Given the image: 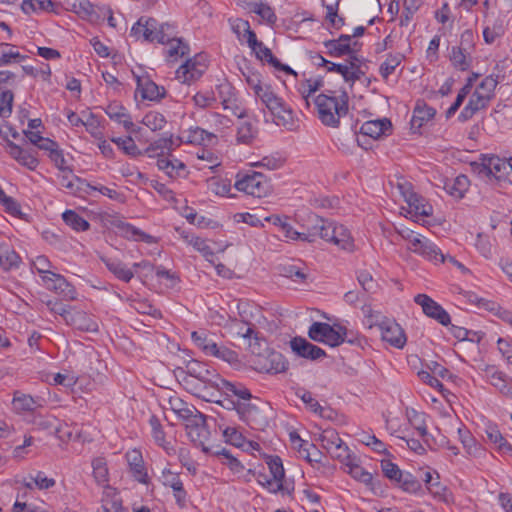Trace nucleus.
Instances as JSON below:
<instances>
[{
	"label": "nucleus",
	"instance_id": "1",
	"mask_svg": "<svg viewBox=\"0 0 512 512\" xmlns=\"http://www.w3.org/2000/svg\"><path fill=\"white\" fill-rule=\"evenodd\" d=\"M314 103L319 120L327 127H339L340 119L348 114L349 97L345 90L327 89L314 99Z\"/></svg>",
	"mask_w": 512,
	"mask_h": 512
},
{
	"label": "nucleus",
	"instance_id": "2",
	"mask_svg": "<svg viewBox=\"0 0 512 512\" xmlns=\"http://www.w3.org/2000/svg\"><path fill=\"white\" fill-rule=\"evenodd\" d=\"M476 171L491 185L499 187L512 185V164L510 160L491 155L484 156L482 162L477 165Z\"/></svg>",
	"mask_w": 512,
	"mask_h": 512
},
{
	"label": "nucleus",
	"instance_id": "3",
	"mask_svg": "<svg viewBox=\"0 0 512 512\" xmlns=\"http://www.w3.org/2000/svg\"><path fill=\"white\" fill-rule=\"evenodd\" d=\"M311 235L331 242L346 251H352L354 248V241L349 230L329 219L315 216L311 226Z\"/></svg>",
	"mask_w": 512,
	"mask_h": 512
},
{
	"label": "nucleus",
	"instance_id": "4",
	"mask_svg": "<svg viewBox=\"0 0 512 512\" xmlns=\"http://www.w3.org/2000/svg\"><path fill=\"white\" fill-rule=\"evenodd\" d=\"M173 30V26L168 23H158L151 17H140L132 26L130 36L136 40L148 42H158L164 44L169 40L168 31Z\"/></svg>",
	"mask_w": 512,
	"mask_h": 512
},
{
	"label": "nucleus",
	"instance_id": "5",
	"mask_svg": "<svg viewBox=\"0 0 512 512\" xmlns=\"http://www.w3.org/2000/svg\"><path fill=\"white\" fill-rule=\"evenodd\" d=\"M475 51L474 34L472 30H465L460 36L458 45L452 46L449 51V60L454 69L465 72L473 64V53Z\"/></svg>",
	"mask_w": 512,
	"mask_h": 512
},
{
	"label": "nucleus",
	"instance_id": "6",
	"mask_svg": "<svg viewBox=\"0 0 512 512\" xmlns=\"http://www.w3.org/2000/svg\"><path fill=\"white\" fill-rule=\"evenodd\" d=\"M169 405L172 411L181 419L189 422L187 428L189 429L188 434L193 437L195 433L198 437L205 432L204 423L205 416L196 410L193 406H189L186 402L178 397H171L169 399ZM195 441L194 438H192Z\"/></svg>",
	"mask_w": 512,
	"mask_h": 512
},
{
	"label": "nucleus",
	"instance_id": "7",
	"mask_svg": "<svg viewBox=\"0 0 512 512\" xmlns=\"http://www.w3.org/2000/svg\"><path fill=\"white\" fill-rule=\"evenodd\" d=\"M346 327L341 324L330 325L325 322H314L308 330V336L315 342L337 347L344 343Z\"/></svg>",
	"mask_w": 512,
	"mask_h": 512
},
{
	"label": "nucleus",
	"instance_id": "8",
	"mask_svg": "<svg viewBox=\"0 0 512 512\" xmlns=\"http://www.w3.org/2000/svg\"><path fill=\"white\" fill-rule=\"evenodd\" d=\"M368 328L377 326L381 331V338L396 348H403L406 343V335L402 327L395 320L383 317L380 321H374V315L370 312L366 316Z\"/></svg>",
	"mask_w": 512,
	"mask_h": 512
},
{
	"label": "nucleus",
	"instance_id": "9",
	"mask_svg": "<svg viewBox=\"0 0 512 512\" xmlns=\"http://www.w3.org/2000/svg\"><path fill=\"white\" fill-rule=\"evenodd\" d=\"M235 188L247 195L261 198L269 191V184L266 177L260 172L238 173Z\"/></svg>",
	"mask_w": 512,
	"mask_h": 512
},
{
	"label": "nucleus",
	"instance_id": "10",
	"mask_svg": "<svg viewBox=\"0 0 512 512\" xmlns=\"http://www.w3.org/2000/svg\"><path fill=\"white\" fill-rule=\"evenodd\" d=\"M176 375H189L194 379L202 381L206 385H214L216 387L219 386V383L222 379L216 370L197 360H190L187 362L185 368H178Z\"/></svg>",
	"mask_w": 512,
	"mask_h": 512
},
{
	"label": "nucleus",
	"instance_id": "11",
	"mask_svg": "<svg viewBox=\"0 0 512 512\" xmlns=\"http://www.w3.org/2000/svg\"><path fill=\"white\" fill-rule=\"evenodd\" d=\"M364 66L362 58H359L357 55H351L345 63L336 64L330 62L327 71L340 74L344 81L350 83L352 86L365 75Z\"/></svg>",
	"mask_w": 512,
	"mask_h": 512
},
{
	"label": "nucleus",
	"instance_id": "12",
	"mask_svg": "<svg viewBox=\"0 0 512 512\" xmlns=\"http://www.w3.org/2000/svg\"><path fill=\"white\" fill-rule=\"evenodd\" d=\"M259 99L275 116L277 125H285L292 120V110L274 93L271 86L261 94Z\"/></svg>",
	"mask_w": 512,
	"mask_h": 512
},
{
	"label": "nucleus",
	"instance_id": "13",
	"mask_svg": "<svg viewBox=\"0 0 512 512\" xmlns=\"http://www.w3.org/2000/svg\"><path fill=\"white\" fill-rule=\"evenodd\" d=\"M207 68L205 57L201 54L188 59L176 70V78L182 83H190L199 79Z\"/></svg>",
	"mask_w": 512,
	"mask_h": 512
},
{
	"label": "nucleus",
	"instance_id": "14",
	"mask_svg": "<svg viewBox=\"0 0 512 512\" xmlns=\"http://www.w3.org/2000/svg\"><path fill=\"white\" fill-rule=\"evenodd\" d=\"M416 304L422 307L423 313L436 320L443 326H448L451 323V318L448 312L436 301L426 294H417L414 297Z\"/></svg>",
	"mask_w": 512,
	"mask_h": 512
},
{
	"label": "nucleus",
	"instance_id": "15",
	"mask_svg": "<svg viewBox=\"0 0 512 512\" xmlns=\"http://www.w3.org/2000/svg\"><path fill=\"white\" fill-rule=\"evenodd\" d=\"M41 278L47 289L54 291L66 300L76 299L77 293L75 288L65 279L64 276L51 272L47 275L41 276Z\"/></svg>",
	"mask_w": 512,
	"mask_h": 512
},
{
	"label": "nucleus",
	"instance_id": "16",
	"mask_svg": "<svg viewBox=\"0 0 512 512\" xmlns=\"http://www.w3.org/2000/svg\"><path fill=\"white\" fill-rule=\"evenodd\" d=\"M408 249L435 263H443L447 259L440 248L425 237L411 239V245L408 246Z\"/></svg>",
	"mask_w": 512,
	"mask_h": 512
},
{
	"label": "nucleus",
	"instance_id": "17",
	"mask_svg": "<svg viewBox=\"0 0 512 512\" xmlns=\"http://www.w3.org/2000/svg\"><path fill=\"white\" fill-rule=\"evenodd\" d=\"M218 93L224 110L230 111L238 119H244L248 116V110L238 104L235 89L229 83L220 84Z\"/></svg>",
	"mask_w": 512,
	"mask_h": 512
},
{
	"label": "nucleus",
	"instance_id": "18",
	"mask_svg": "<svg viewBox=\"0 0 512 512\" xmlns=\"http://www.w3.org/2000/svg\"><path fill=\"white\" fill-rule=\"evenodd\" d=\"M238 415L241 420L255 430H262L268 422L260 407L250 401L243 402V405L238 406Z\"/></svg>",
	"mask_w": 512,
	"mask_h": 512
},
{
	"label": "nucleus",
	"instance_id": "19",
	"mask_svg": "<svg viewBox=\"0 0 512 512\" xmlns=\"http://www.w3.org/2000/svg\"><path fill=\"white\" fill-rule=\"evenodd\" d=\"M161 481L165 487H169L172 489L177 505L180 508L185 507L187 503L188 494L184 488V484L180 478V474L173 472L168 468H165L162 471Z\"/></svg>",
	"mask_w": 512,
	"mask_h": 512
},
{
	"label": "nucleus",
	"instance_id": "20",
	"mask_svg": "<svg viewBox=\"0 0 512 512\" xmlns=\"http://www.w3.org/2000/svg\"><path fill=\"white\" fill-rule=\"evenodd\" d=\"M258 136L256 122L248 116L238 119L236 124L235 142L237 145L251 146Z\"/></svg>",
	"mask_w": 512,
	"mask_h": 512
},
{
	"label": "nucleus",
	"instance_id": "21",
	"mask_svg": "<svg viewBox=\"0 0 512 512\" xmlns=\"http://www.w3.org/2000/svg\"><path fill=\"white\" fill-rule=\"evenodd\" d=\"M137 89L142 99L149 101H160L165 97L166 90L163 86H158L148 76L135 75Z\"/></svg>",
	"mask_w": 512,
	"mask_h": 512
},
{
	"label": "nucleus",
	"instance_id": "22",
	"mask_svg": "<svg viewBox=\"0 0 512 512\" xmlns=\"http://www.w3.org/2000/svg\"><path fill=\"white\" fill-rule=\"evenodd\" d=\"M66 324L82 332L96 333L99 330L94 316L83 310L73 309L71 315L67 317Z\"/></svg>",
	"mask_w": 512,
	"mask_h": 512
},
{
	"label": "nucleus",
	"instance_id": "23",
	"mask_svg": "<svg viewBox=\"0 0 512 512\" xmlns=\"http://www.w3.org/2000/svg\"><path fill=\"white\" fill-rule=\"evenodd\" d=\"M290 347L297 356L302 358L317 360L326 356V353L322 348L310 343L303 337H294L290 341Z\"/></svg>",
	"mask_w": 512,
	"mask_h": 512
},
{
	"label": "nucleus",
	"instance_id": "24",
	"mask_svg": "<svg viewBox=\"0 0 512 512\" xmlns=\"http://www.w3.org/2000/svg\"><path fill=\"white\" fill-rule=\"evenodd\" d=\"M125 458L132 477L139 483L148 484L149 476L144 465L142 453L137 449H132L125 454Z\"/></svg>",
	"mask_w": 512,
	"mask_h": 512
},
{
	"label": "nucleus",
	"instance_id": "25",
	"mask_svg": "<svg viewBox=\"0 0 512 512\" xmlns=\"http://www.w3.org/2000/svg\"><path fill=\"white\" fill-rule=\"evenodd\" d=\"M7 151L13 159L29 170H35L39 165V161L33 151L26 150L12 141L7 142Z\"/></svg>",
	"mask_w": 512,
	"mask_h": 512
},
{
	"label": "nucleus",
	"instance_id": "26",
	"mask_svg": "<svg viewBox=\"0 0 512 512\" xmlns=\"http://www.w3.org/2000/svg\"><path fill=\"white\" fill-rule=\"evenodd\" d=\"M507 14L499 12L493 21L483 29V38L486 44H493L496 39L502 37L507 29Z\"/></svg>",
	"mask_w": 512,
	"mask_h": 512
},
{
	"label": "nucleus",
	"instance_id": "27",
	"mask_svg": "<svg viewBox=\"0 0 512 512\" xmlns=\"http://www.w3.org/2000/svg\"><path fill=\"white\" fill-rule=\"evenodd\" d=\"M352 36L347 34L340 35L337 39L327 40L323 44L327 49V54L331 57H342L355 55L351 48Z\"/></svg>",
	"mask_w": 512,
	"mask_h": 512
},
{
	"label": "nucleus",
	"instance_id": "28",
	"mask_svg": "<svg viewBox=\"0 0 512 512\" xmlns=\"http://www.w3.org/2000/svg\"><path fill=\"white\" fill-rule=\"evenodd\" d=\"M70 10L76 13L80 18L91 23L99 22L97 10L99 6L92 4L89 0H66Z\"/></svg>",
	"mask_w": 512,
	"mask_h": 512
},
{
	"label": "nucleus",
	"instance_id": "29",
	"mask_svg": "<svg viewBox=\"0 0 512 512\" xmlns=\"http://www.w3.org/2000/svg\"><path fill=\"white\" fill-rule=\"evenodd\" d=\"M157 167L171 179H177L186 174V165L172 155L159 157L157 159Z\"/></svg>",
	"mask_w": 512,
	"mask_h": 512
},
{
	"label": "nucleus",
	"instance_id": "30",
	"mask_svg": "<svg viewBox=\"0 0 512 512\" xmlns=\"http://www.w3.org/2000/svg\"><path fill=\"white\" fill-rule=\"evenodd\" d=\"M490 101L491 100L487 98V96H484L475 90L466 106L460 112L458 116L459 120L464 122L471 119L478 111L487 108Z\"/></svg>",
	"mask_w": 512,
	"mask_h": 512
},
{
	"label": "nucleus",
	"instance_id": "31",
	"mask_svg": "<svg viewBox=\"0 0 512 512\" xmlns=\"http://www.w3.org/2000/svg\"><path fill=\"white\" fill-rule=\"evenodd\" d=\"M13 410L18 413L33 412L39 407H42V399L34 398L29 394L15 391L12 399Z\"/></svg>",
	"mask_w": 512,
	"mask_h": 512
},
{
	"label": "nucleus",
	"instance_id": "32",
	"mask_svg": "<svg viewBox=\"0 0 512 512\" xmlns=\"http://www.w3.org/2000/svg\"><path fill=\"white\" fill-rule=\"evenodd\" d=\"M115 227L118 229L119 234L127 240L144 242L147 244L155 242V238L152 235L145 233L130 223L118 221L115 223Z\"/></svg>",
	"mask_w": 512,
	"mask_h": 512
},
{
	"label": "nucleus",
	"instance_id": "33",
	"mask_svg": "<svg viewBox=\"0 0 512 512\" xmlns=\"http://www.w3.org/2000/svg\"><path fill=\"white\" fill-rule=\"evenodd\" d=\"M392 124L389 119L383 118L378 120L367 121L362 124L360 133L373 139H378L383 135L391 132Z\"/></svg>",
	"mask_w": 512,
	"mask_h": 512
},
{
	"label": "nucleus",
	"instance_id": "34",
	"mask_svg": "<svg viewBox=\"0 0 512 512\" xmlns=\"http://www.w3.org/2000/svg\"><path fill=\"white\" fill-rule=\"evenodd\" d=\"M486 376L492 386L498 389L503 396L512 400V386L509 385L508 376L504 372L494 367H488Z\"/></svg>",
	"mask_w": 512,
	"mask_h": 512
},
{
	"label": "nucleus",
	"instance_id": "35",
	"mask_svg": "<svg viewBox=\"0 0 512 512\" xmlns=\"http://www.w3.org/2000/svg\"><path fill=\"white\" fill-rule=\"evenodd\" d=\"M215 137L213 133L207 132L198 126H191L187 129H181L179 140L186 144L201 145L206 140H211V138Z\"/></svg>",
	"mask_w": 512,
	"mask_h": 512
},
{
	"label": "nucleus",
	"instance_id": "36",
	"mask_svg": "<svg viewBox=\"0 0 512 512\" xmlns=\"http://www.w3.org/2000/svg\"><path fill=\"white\" fill-rule=\"evenodd\" d=\"M344 471L355 480L365 484L371 491L375 492L373 475L360 466L358 457L355 458V461H351L344 466Z\"/></svg>",
	"mask_w": 512,
	"mask_h": 512
},
{
	"label": "nucleus",
	"instance_id": "37",
	"mask_svg": "<svg viewBox=\"0 0 512 512\" xmlns=\"http://www.w3.org/2000/svg\"><path fill=\"white\" fill-rule=\"evenodd\" d=\"M102 262L106 268L119 280L123 282H130L134 277L132 269L128 268L125 263L116 258L101 257Z\"/></svg>",
	"mask_w": 512,
	"mask_h": 512
},
{
	"label": "nucleus",
	"instance_id": "38",
	"mask_svg": "<svg viewBox=\"0 0 512 512\" xmlns=\"http://www.w3.org/2000/svg\"><path fill=\"white\" fill-rule=\"evenodd\" d=\"M105 113L111 120L122 124L127 131H133L134 124L131 120V117L127 113L126 108H124L119 103H110L105 108Z\"/></svg>",
	"mask_w": 512,
	"mask_h": 512
},
{
	"label": "nucleus",
	"instance_id": "39",
	"mask_svg": "<svg viewBox=\"0 0 512 512\" xmlns=\"http://www.w3.org/2000/svg\"><path fill=\"white\" fill-rule=\"evenodd\" d=\"M173 33L174 29L168 31L169 40L164 43L167 45L166 56L169 61H177L189 52V46L181 38L173 37Z\"/></svg>",
	"mask_w": 512,
	"mask_h": 512
},
{
	"label": "nucleus",
	"instance_id": "40",
	"mask_svg": "<svg viewBox=\"0 0 512 512\" xmlns=\"http://www.w3.org/2000/svg\"><path fill=\"white\" fill-rule=\"evenodd\" d=\"M470 186V181L466 175H458L453 179L447 180L444 183V189L446 192L456 199H461L464 197L465 193L468 191Z\"/></svg>",
	"mask_w": 512,
	"mask_h": 512
},
{
	"label": "nucleus",
	"instance_id": "41",
	"mask_svg": "<svg viewBox=\"0 0 512 512\" xmlns=\"http://www.w3.org/2000/svg\"><path fill=\"white\" fill-rule=\"evenodd\" d=\"M60 185L70 190L72 193H77L78 191L89 193L86 187H90V183L74 175L70 169H66L65 172H62Z\"/></svg>",
	"mask_w": 512,
	"mask_h": 512
},
{
	"label": "nucleus",
	"instance_id": "42",
	"mask_svg": "<svg viewBox=\"0 0 512 512\" xmlns=\"http://www.w3.org/2000/svg\"><path fill=\"white\" fill-rule=\"evenodd\" d=\"M218 388L224 393V395L236 397L237 401L249 402L252 398L250 391L246 387L242 385H235L223 378L221 379Z\"/></svg>",
	"mask_w": 512,
	"mask_h": 512
},
{
	"label": "nucleus",
	"instance_id": "43",
	"mask_svg": "<svg viewBox=\"0 0 512 512\" xmlns=\"http://www.w3.org/2000/svg\"><path fill=\"white\" fill-rule=\"evenodd\" d=\"M488 440L495 446V449L503 455H512V445L504 438L496 426H488L486 429Z\"/></svg>",
	"mask_w": 512,
	"mask_h": 512
},
{
	"label": "nucleus",
	"instance_id": "44",
	"mask_svg": "<svg viewBox=\"0 0 512 512\" xmlns=\"http://www.w3.org/2000/svg\"><path fill=\"white\" fill-rule=\"evenodd\" d=\"M101 508L113 512H120L122 510V500L115 488L109 485L104 486L101 498Z\"/></svg>",
	"mask_w": 512,
	"mask_h": 512
},
{
	"label": "nucleus",
	"instance_id": "45",
	"mask_svg": "<svg viewBox=\"0 0 512 512\" xmlns=\"http://www.w3.org/2000/svg\"><path fill=\"white\" fill-rule=\"evenodd\" d=\"M425 418L426 415L424 413L413 411V416L409 418V421L417 431V434L422 439L423 443L426 446L431 447L434 443V438L427 431Z\"/></svg>",
	"mask_w": 512,
	"mask_h": 512
},
{
	"label": "nucleus",
	"instance_id": "46",
	"mask_svg": "<svg viewBox=\"0 0 512 512\" xmlns=\"http://www.w3.org/2000/svg\"><path fill=\"white\" fill-rule=\"evenodd\" d=\"M20 263L21 258L16 251L11 246L0 243V266L8 271L18 268Z\"/></svg>",
	"mask_w": 512,
	"mask_h": 512
},
{
	"label": "nucleus",
	"instance_id": "47",
	"mask_svg": "<svg viewBox=\"0 0 512 512\" xmlns=\"http://www.w3.org/2000/svg\"><path fill=\"white\" fill-rule=\"evenodd\" d=\"M232 31L236 34L237 38L241 42H255V32L251 30L250 24L247 20L236 18L231 22Z\"/></svg>",
	"mask_w": 512,
	"mask_h": 512
},
{
	"label": "nucleus",
	"instance_id": "48",
	"mask_svg": "<svg viewBox=\"0 0 512 512\" xmlns=\"http://www.w3.org/2000/svg\"><path fill=\"white\" fill-rule=\"evenodd\" d=\"M206 123L219 133H224L230 130L234 125L231 118L218 112L208 113L206 115Z\"/></svg>",
	"mask_w": 512,
	"mask_h": 512
},
{
	"label": "nucleus",
	"instance_id": "49",
	"mask_svg": "<svg viewBox=\"0 0 512 512\" xmlns=\"http://www.w3.org/2000/svg\"><path fill=\"white\" fill-rule=\"evenodd\" d=\"M436 110L428 106L424 101H418L412 117V124L421 127L424 123L434 118Z\"/></svg>",
	"mask_w": 512,
	"mask_h": 512
},
{
	"label": "nucleus",
	"instance_id": "50",
	"mask_svg": "<svg viewBox=\"0 0 512 512\" xmlns=\"http://www.w3.org/2000/svg\"><path fill=\"white\" fill-rule=\"evenodd\" d=\"M403 195L411 208L414 209L415 213L421 216H429L432 214V206L424 203L418 194L413 191L403 192Z\"/></svg>",
	"mask_w": 512,
	"mask_h": 512
},
{
	"label": "nucleus",
	"instance_id": "51",
	"mask_svg": "<svg viewBox=\"0 0 512 512\" xmlns=\"http://www.w3.org/2000/svg\"><path fill=\"white\" fill-rule=\"evenodd\" d=\"M55 4L51 0H23L21 9L25 14L54 11Z\"/></svg>",
	"mask_w": 512,
	"mask_h": 512
},
{
	"label": "nucleus",
	"instance_id": "52",
	"mask_svg": "<svg viewBox=\"0 0 512 512\" xmlns=\"http://www.w3.org/2000/svg\"><path fill=\"white\" fill-rule=\"evenodd\" d=\"M191 339L207 356H210L216 345V342L213 341L205 330L193 331L191 333Z\"/></svg>",
	"mask_w": 512,
	"mask_h": 512
},
{
	"label": "nucleus",
	"instance_id": "53",
	"mask_svg": "<svg viewBox=\"0 0 512 512\" xmlns=\"http://www.w3.org/2000/svg\"><path fill=\"white\" fill-rule=\"evenodd\" d=\"M403 59L404 56L401 53H389L384 62L380 65L379 73L381 77L387 80L388 77L395 72Z\"/></svg>",
	"mask_w": 512,
	"mask_h": 512
},
{
	"label": "nucleus",
	"instance_id": "54",
	"mask_svg": "<svg viewBox=\"0 0 512 512\" xmlns=\"http://www.w3.org/2000/svg\"><path fill=\"white\" fill-rule=\"evenodd\" d=\"M62 218L65 224L77 232L87 231L90 228L89 222L73 210H66Z\"/></svg>",
	"mask_w": 512,
	"mask_h": 512
},
{
	"label": "nucleus",
	"instance_id": "55",
	"mask_svg": "<svg viewBox=\"0 0 512 512\" xmlns=\"http://www.w3.org/2000/svg\"><path fill=\"white\" fill-rule=\"evenodd\" d=\"M112 142L115 143L119 149H121L126 155L130 157L135 158L142 156V150L138 148L131 136L112 138Z\"/></svg>",
	"mask_w": 512,
	"mask_h": 512
},
{
	"label": "nucleus",
	"instance_id": "56",
	"mask_svg": "<svg viewBox=\"0 0 512 512\" xmlns=\"http://www.w3.org/2000/svg\"><path fill=\"white\" fill-rule=\"evenodd\" d=\"M329 454L332 458L340 461L344 466L351 461H355V458L357 457L350 451L349 447L343 441H340L336 446H333Z\"/></svg>",
	"mask_w": 512,
	"mask_h": 512
},
{
	"label": "nucleus",
	"instance_id": "57",
	"mask_svg": "<svg viewBox=\"0 0 512 512\" xmlns=\"http://www.w3.org/2000/svg\"><path fill=\"white\" fill-rule=\"evenodd\" d=\"M427 490L436 500L446 504L452 503L454 500L452 492L439 480H436L433 484H431Z\"/></svg>",
	"mask_w": 512,
	"mask_h": 512
},
{
	"label": "nucleus",
	"instance_id": "58",
	"mask_svg": "<svg viewBox=\"0 0 512 512\" xmlns=\"http://www.w3.org/2000/svg\"><path fill=\"white\" fill-rule=\"evenodd\" d=\"M285 163V159L279 155V153H274L271 155H267L262 157L261 160L252 162L251 166L257 168H264L266 170H277L283 167Z\"/></svg>",
	"mask_w": 512,
	"mask_h": 512
},
{
	"label": "nucleus",
	"instance_id": "59",
	"mask_svg": "<svg viewBox=\"0 0 512 512\" xmlns=\"http://www.w3.org/2000/svg\"><path fill=\"white\" fill-rule=\"evenodd\" d=\"M142 123L151 131H160L166 126L167 120L162 113L149 111L143 117Z\"/></svg>",
	"mask_w": 512,
	"mask_h": 512
},
{
	"label": "nucleus",
	"instance_id": "60",
	"mask_svg": "<svg viewBox=\"0 0 512 512\" xmlns=\"http://www.w3.org/2000/svg\"><path fill=\"white\" fill-rule=\"evenodd\" d=\"M206 183L208 190L218 196H226L231 190V182L228 179L211 177Z\"/></svg>",
	"mask_w": 512,
	"mask_h": 512
},
{
	"label": "nucleus",
	"instance_id": "61",
	"mask_svg": "<svg viewBox=\"0 0 512 512\" xmlns=\"http://www.w3.org/2000/svg\"><path fill=\"white\" fill-rule=\"evenodd\" d=\"M93 477L97 484L105 486L109 480V472L104 458H96L92 461Z\"/></svg>",
	"mask_w": 512,
	"mask_h": 512
},
{
	"label": "nucleus",
	"instance_id": "62",
	"mask_svg": "<svg viewBox=\"0 0 512 512\" xmlns=\"http://www.w3.org/2000/svg\"><path fill=\"white\" fill-rule=\"evenodd\" d=\"M458 435L468 454L477 456L481 452V447L477 444L469 430L466 428H459Z\"/></svg>",
	"mask_w": 512,
	"mask_h": 512
},
{
	"label": "nucleus",
	"instance_id": "63",
	"mask_svg": "<svg viewBox=\"0 0 512 512\" xmlns=\"http://www.w3.org/2000/svg\"><path fill=\"white\" fill-rule=\"evenodd\" d=\"M396 484L408 493H417L421 489V482L409 472L403 471Z\"/></svg>",
	"mask_w": 512,
	"mask_h": 512
},
{
	"label": "nucleus",
	"instance_id": "64",
	"mask_svg": "<svg viewBox=\"0 0 512 512\" xmlns=\"http://www.w3.org/2000/svg\"><path fill=\"white\" fill-rule=\"evenodd\" d=\"M281 272L285 277L290 278L296 283H304L308 276L303 267L296 264L283 265Z\"/></svg>",
	"mask_w": 512,
	"mask_h": 512
}]
</instances>
